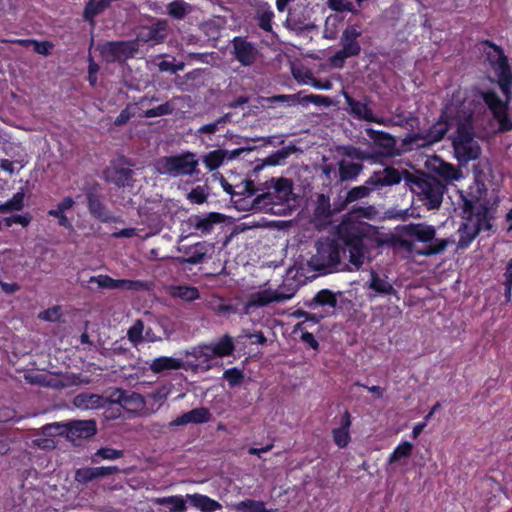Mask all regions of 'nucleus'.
<instances>
[{"label": "nucleus", "mask_w": 512, "mask_h": 512, "mask_svg": "<svg viewBox=\"0 0 512 512\" xmlns=\"http://www.w3.org/2000/svg\"><path fill=\"white\" fill-rule=\"evenodd\" d=\"M99 50L107 62H114L131 57L136 49L133 42H109L100 46Z\"/></svg>", "instance_id": "obj_13"}, {"label": "nucleus", "mask_w": 512, "mask_h": 512, "mask_svg": "<svg viewBox=\"0 0 512 512\" xmlns=\"http://www.w3.org/2000/svg\"><path fill=\"white\" fill-rule=\"evenodd\" d=\"M33 48H34V51L38 54H41V55H49L51 53V50L53 48V44L51 42H38V41H33Z\"/></svg>", "instance_id": "obj_54"}, {"label": "nucleus", "mask_w": 512, "mask_h": 512, "mask_svg": "<svg viewBox=\"0 0 512 512\" xmlns=\"http://www.w3.org/2000/svg\"><path fill=\"white\" fill-rule=\"evenodd\" d=\"M460 197L465 222L457 231L459 235L457 246L460 249H465L480 232L491 229V215L488 202L483 197L482 192L479 191L478 196H465L460 193Z\"/></svg>", "instance_id": "obj_2"}, {"label": "nucleus", "mask_w": 512, "mask_h": 512, "mask_svg": "<svg viewBox=\"0 0 512 512\" xmlns=\"http://www.w3.org/2000/svg\"><path fill=\"white\" fill-rule=\"evenodd\" d=\"M24 192L19 191L14 196L0 205V213H8L12 211H19L24 207Z\"/></svg>", "instance_id": "obj_36"}, {"label": "nucleus", "mask_w": 512, "mask_h": 512, "mask_svg": "<svg viewBox=\"0 0 512 512\" xmlns=\"http://www.w3.org/2000/svg\"><path fill=\"white\" fill-rule=\"evenodd\" d=\"M210 345L212 346L216 357L229 356L234 351L232 338L227 335L219 339L216 343Z\"/></svg>", "instance_id": "obj_35"}, {"label": "nucleus", "mask_w": 512, "mask_h": 512, "mask_svg": "<svg viewBox=\"0 0 512 512\" xmlns=\"http://www.w3.org/2000/svg\"><path fill=\"white\" fill-rule=\"evenodd\" d=\"M436 173L446 181H458L463 177L462 171L452 164L438 161L434 167Z\"/></svg>", "instance_id": "obj_29"}, {"label": "nucleus", "mask_w": 512, "mask_h": 512, "mask_svg": "<svg viewBox=\"0 0 512 512\" xmlns=\"http://www.w3.org/2000/svg\"><path fill=\"white\" fill-rule=\"evenodd\" d=\"M228 507L236 512H272L265 507L264 502L252 499L231 503Z\"/></svg>", "instance_id": "obj_28"}, {"label": "nucleus", "mask_w": 512, "mask_h": 512, "mask_svg": "<svg viewBox=\"0 0 512 512\" xmlns=\"http://www.w3.org/2000/svg\"><path fill=\"white\" fill-rule=\"evenodd\" d=\"M292 73L294 78L303 84H311V80L309 77H313L309 71H304L299 67H293Z\"/></svg>", "instance_id": "obj_53"}, {"label": "nucleus", "mask_w": 512, "mask_h": 512, "mask_svg": "<svg viewBox=\"0 0 512 512\" xmlns=\"http://www.w3.org/2000/svg\"><path fill=\"white\" fill-rule=\"evenodd\" d=\"M223 376L231 387L239 385L244 377L243 372L237 368L227 369Z\"/></svg>", "instance_id": "obj_49"}, {"label": "nucleus", "mask_w": 512, "mask_h": 512, "mask_svg": "<svg viewBox=\"0 0 512 512\" xmlns=\"http://www.w3.org/2000/svg\"><path fill=\"white\" fill-rule=\"evenodd\" d=\"M174 106L166 102L164 104H161L155 108L148 109L144 111L143 116L146 118H152V117H159V116H165L169 115L173 112Z\"/></svg>", "instance_id": "obj_42"}, {"label": "nucleus", "mask_w": 512, "mask_h": 512, "mask_svg": "<svg viewBox=\"0 0 512 512\" xmlns=\"http://www.w3.org/2000/svg\"><path fill=\"white\" fill-rule=\"evenodd\" d=\"M188 8L183 0H175L168 5V12L175 18H182L188 12Z\"/></svg>", "instance_id": "obj_44"}, {"label": "nucleus", "mask_w": 512, "mask_h": 512, "mask_svg": "<svg viewBox=\"0 0 512 512\" xmlns=\"http://www.w3.org/2000/svg\"><path fill=\"white\" fill-rule=\"evenodd\" d=\"M170 294L172 297L185 301H193L199 298L198 289L192 286H172L170 287Z\"/></svg>", "instance_id": "obj_32"}, {"label": "nucleus", "mask_w": 512, "mask_h": 512, "mask_svg": "<svg viewBox=\"0 0 512 512\" xmlns=\"http://www.w3.org/2000/svg\"><path fill=\"white\" fill-rule=\"evenodd\" d=\"M186 502L185 496L180 495L158 497L153 500L155 505L166 506V512H184L186 510Z\"/></svg>", "instance_id": "obj_25"}, {"label": "nucleus", "mask_w": 512, "mask_h": 512, "mask_svg": "<svg viewBox=\"0 0 512 512\" xmlns=\"http://www.w3.org/2000/svg\"><path fill=\"white\" fill-rule=\"evenodd\" d=\"M197 166L198 160L193 153L162 157L155 163V168L160 174L171 177L192 175L196 172Z\"/></svg>", "instance_id": "obj_10"}, {"label": "nucleus", "mask_w": 512, "mask_h": 512, "mask_svg": "<svg viewBox=\"0 0 512 512\" xmlns=\"http://www.w3.org/2000/svg\"><path fill=\"white\" fill-rule=\"evenodd\" d=\"M190 226L201 235H207L212 232L216 224L224 221V216L220 213L211 212L204 215H195L189 218Z\"/></svg>", "instance_id": "obj_17"}, {"label": "nucleus", "mask_w": 512, "mask_h": 512, "mask_svg": "<svg viewBox=\"0 0 512 512\" xmlns=\"http://www.w3.org/2000/svg\"><path fill=\"white\" fill-rule=\"evenodd\" d=\"M54 436H48L43 433V428L41 429V436L33 439L32 443L34 446H37L41 449H53L56 446V442L53 439Z\"/></svg>", "instance_id": "obj_48"}, {"label": "nucleus", "mask_w": 512, "mask_h": 512, "mask_svg": "<svg viewBox=\"0 0 512 512\" xmlns=\"http://www.w3.org/2000/svg\"><path fill=\"white\" fill-rule=\"evenodd\" d=\"M181 360L174 357L161 356L155 358L150 364V370L154 373H160L166 370H176L181 368Z\"/></svg>", "instance_id": "obj_26"}, {"label": "nucleus", "mask_w": 512, "mask_h": 512, "mask_svg": "<svg viewBox=\"0 0 512 512\" xmlns=\"http://www.w3.org/2000/svg\"><path fill=\"white\" fill-rule=\"evenodd\" d=\"M314 301L319 305H327L329 307L334 308L337 304L336 295L327 289L319 291L315 297Z\"/></svg>", "instance_id": "obj_41"}, {"label": "nucleus", "mask_w": 512, "mask_h": 512, "mask_svg": "<svg viewBox=\"0 0 512 512\" xmlns=\"http://www.w3.org/2000/svg\"><path fill=\"white\" fill-rule=\"evenodd\" d=\"M38 317L45 321H57L60 318V308L57 306L48 308L39 313Z\"/></svg>", "instance_id": "obj_51"}, {"label": "nucleus", "mask_w": 512, "mask_h": 512, "mask_svg": "<svg viewBox=\"0 0 512 512\" xmlns=\"http://www.w3.org/2000/svg\"><path fill=\"white\" fill-rule=\"evenodd\" d=\"M98 71H99L98 64H96L91 59L90 62H89V68H88V72H89L88 80H89L91 85H95L96 84V82H97L96 74H97Z\"/></svg>", "instance_id": "obj_58"}, {"label": "nucleus", "mask_w": 512, "mask_h": 512, "mask_svg": "<svg viewBox=\"0 0 512 512\" xmlns=\"http://www.w3.org/2000/svg\"><path fill=\"white\" fill-rule=\"evenodd\" d=\"M351 426L350 414L345 412L342 418L341 427L332 431L334 443L339 448L346 447L350 442L349 428Z\"/></svg>", "instance_id": "obj_24"}, {"label": "nucleus", "mask_w": 512, "mask_h": 512, "mask_svg": "<svg viewBox=\"0 0 512 512\" xmlns=\"http://www.w3.org/2000/svg\"><path fill=\"white\" fill-rule=\"evenodd\" d=\"M191 354L196 358L199 365L206 364L207 368H210L208 363L216 357L211 345L198 346L193 349Z\"/></svg>", "instance_id": "obj_33"}, {"label": "nucleus", "mask_w": 512, "mask_h": 512, "mask_svg": "<svg viewBox=\"0 0 512 512\" xmlns=\"http://www.w3.org/2000/svg\"><path fill=\"white\" fill-rule=\"evenodd\" d=\"M274 17V13L271 10V7L267 3H260L257 7L256 18L258 20L259 26L270 32L272 30V19Z\"/></svg>", "instance_id": "obj_30"}, {"label": "nucleus", "mask_w": 512, "mask_h": 512, "mask_svg": "<svg viewBox=\"0 0 512 512\" xmlns=\"http://www.w3.org/2000/svg\"><path fill=\"white\" fill-rule=\"evenodd\" d=\"M414 445L409 441H401L389 455L387 462L389 465L400 463L408 459L413 451Z\"/></svg>", "instance_id": "obj_27"}, {"label": "nucleus", "mask_w": 512, "mask_h": 512, "mask_svg": "<svg viewBox=\"0 0 512 512\" xmlns=\"http://www.w3.org/2000/svg\"><path fill=\"white\" fill-rule=\"evenodd\" d=\"M122 456L123 452L121 450H116L113 448H101L97 450L92 459L94 462H96V457H100L104 460H115L121 458Z\"/></svg>", "instance_id": "obj_46"}, {"label": "nucleus", "mask_w": 512, "mask_h": 512, "mask_svg": "<svg viewBox=\"0 0 512 512\" xmlns=\"http://www.w3.org/2000/svg\"><path fill=\"white\" fill-rule=\"evenodd\" d=\"M342 53L344 57L355 56L360 52V45L355 39L342 37Z\"/></svg>", "instance_id": "obj_45"}, {"label": "nucleus", "mask_w": 512, "mask_h": 512, "mask_svg": "<svg viewBox=\"0 0 512 512\" xmlns=\"http://www.w3.org/2000/svg\"><path fill=\"white\" fill-rule=\"evenodd\" d=\"M346 155L351 158L360 159V160L367 158V155L363 151H361L358 148H354V147L346 148Z\"/></svg>", "instance_id": "obj_62"}, {"label": "nucleus", "mask_w": 512, "mask_h": 512, "mask_svg": "<svg viewBox=\"0 0 512 512\" xmlns=\"http://www.w3.org/2000/svg\"><path fill=\"white\" fill-rule=\"evenodd\" d=\"M96 432L97 427L94 420H77L67 424L51 423L43 426V433L45 435H65L73 443L89 438L95 435Z\"/></svg>", "instance_id": "obj_9"}, {"label": "nucleus", "mask_w": 512, "mask_h": 512, "mask_svg": "<svg viewBox=\"0 0 512 512\" xmlns=\"http://www.w3.org/2000/svg\"><path fill=\"white\" fill-rule=\"evenodd\" d=\"M471 117V109L463 107L461 116L456 119L457 130L453 137V148L456 158L463 164L477 159L481 153L480 146L472 135Z\"/></svg>", "instance_id": "obj_6"}, {"label": "nucleus", "mask_w": 512, "mask_h": 512, "mask_svg": "<svg viewBox=\"0 0 512 512\" xmlns=\"http://www.w3.org/2000/svg\"><path fill=\"white\" fill-rule=\"evenodd\" d=\"M292 183L285 178L271 179L267 191L258 195L254 203L257 208L266 213L285 215L290 210L292 197Z\"/></svg>", "instance_id": "obj_5"}, {"label": "nucleus", "mask_w": 512, "mask_h": 512, "mask_svg": "<svg viewBox=\"0 0 512 512\" xmlns=\"http://www.w3.org/2000/svg\"><path fill=\"white\" fill-rule=\"evenodd\" d=\"M96 479L94 467L80 468L75 472V480L79 483H88Z\"/></svg>", "instance_id": "obj_47"}, {"label": "nucleus", "mask_w": 512, "mask_h": 512, "mask_svg": "<svg viewBox=\"0 0 512 512\" xmlns=\"http://www.w3.org/2000/svg\"><path fill=\"white\" fill-rule=\"evenodd\" d=\"M207 195L205 193L204 188L196 187L188 194V199L196 204H202L206 201Z\"/></svg>", "instance_id": "obj_52"}, {"label": "nucleus", "mask_w": 512, "mask_h": 512, "mask_svg": "<svg viewBox=\"0 0 512 512\" xmlns=\"http://www.w3.org/2000/svg\"><path fill=\"white\" fill-rule=\"evenodd\" d=\"M378 140L381 141V144L386 149H391L395 144L394 139L390 135L385 134V133H380Z\"/></svg>", "instance_id": "obj_64"}, {"label": "nucleus", "mask_w": 512, "mask_h": 512, "mask_svg": "<svg viewBox=\"0 0 512 512\" xmlns=\"http://www.w3.org/2000/svg\"><path fill=\"white\" fill-rule=\"evenodd\" d=\"M401 181V174L394 168H385L382 171L373 173L367 180V184L378 188L398 184Z\"/></svg>", "instance_id": "obj_21"}, {"label": "nucleus", "mask_w": 512, "mask_h": 512, "mask_svg": "<svg viewBox=\"0 0 512 512\" xmlns=\"http://www.w3.org/2000/svg\"><path fill=\"white\" fill-rule=\"evenodd\" d=\"M362 166L348 160H342L339 164V173L341 180H349L355 178L361 171Z\"/></svg>", "instance_id": "obj_34"}, {"label": "nucleus", "mask_w": 512, "mask_h": 512, "mask_svg": "<svg viewBox=\"0 0 512 512\" xmlns=\"http://www.w3.org/2000/svg\"><path fill=\"white\" fill-rule=\"evenodd\" d=\"M111 2L109 0H99L98 2L91 1L87 4L84 17L87 20H92L98 13L107 8Z\"/></svg>", "instance_id": "obj_38"}, {"label": "nucleus", "mask_w": 512, "mask_h": 512, "mask_svg": "<svg viewBox=\"0 0 512 512\" xmlns=\"http://www.w3.org/2000/svg\"><path fill=\"white\" fill-rule=\"evenodd\" d=\"M119 400L124 406L132 403L134 404L135 408H141L144 405V399L138 393H131L130 395L122 393Z\"/></svg>", "instance_id": "obj_50"}, {"label": "nucleus", "mask_w": 512, "mask_h": 512, "mask_svg": "<svg viewBox=\"0 0 512 512\" xmlns=\"http://www.w3.org/2000/svg\"><path fill=\"white\" fill-rule=\"evenodd\" d=\"M456 97L457 102H452L445 107L439 121L435 123L426 134H410L405 138V144L417 148L429 146L440 141L449 127H456V119L461 116L463 107H466L465 102L462 101L463 95L460 90L457 91Z\"/></svg>", "instance_id": "obj_4"}, {"label": "nucleus", "mask_w": 512, "mask_h": 512, "mask_svg": "<svg viewBox=\"0 0 512 512\" xmlns=\"http://www.w3.org/2000/svg\"><path fill=\"white\" fill-rule=\"evenodd\" d=\"M0 287L6 294H13L20 289L17 283H6L0 280Z\"/></svg>", "instance_id": "obj_63"}, {"label": "nucleus", "mask_w": 512, "mask_h": 512, "mask_svg": "<svg viewBox=\"0 0 512 512\" xmlns=\"http://www.w3.org/2000/svg\"><path fill=\"white\" fill-rule=\"evenodd\" d=\"M89 283H96L99 288L103 289H137L141 286L139 281L132 280H116L108 275H97L92 276L89 279Z\"/></svg>", "instance_id": "obj_20"}, {"label": "nucleus", "mask_w": 512, "mask_h": 512, "mask_svg": "<svg viewBox=\"0 0 512 512\" xmlns=\"http://www.w3.org/2000/svg\"><path fill=\"white\" fill-rule=\"evenodd\" d=\"M508 86L509 83H503L501 85L502 90L506 97L508 98ZM481 97L489 110L491 111L494 119L498 122L499 128L501 131H510L512 130V120L508 116L507 110V102L500 99V97L493 91H486L481 93Z\"/></svg>", "instance_id": "obj_12"}, {"label": "nucleus", "mask_w": 512, "mask_h": 512, "mask_svg": "<svg viewBox=\"0 0 512 512\" xmlns=\"http://www.w3.org/2000/svg\"><path fill=\"white\" fill-rule=\"evenodd\" d=\"M210 419V411L205 407H199L178 416L169 423V426L176 427L187 424H201L210 421Z\"/></svg>", "instance_id": "obj_19"}, {"label": "nucleus", "mask_w": 512, "mask_h": 512, "mask_svg": "<svg viewBox=\"0 0 512 512\" xmlns=\"http://www.w3.org/2000/svg\"><path fill=\"white\" fill-rule=\"evenodd\" d=\"M88 207L91 214H93L102 222H108L113 220V217L110 215V213L105 209L103 204L97 198L89 196Z\"/></svg>", "instance_id": "obj_31"}, {"label": "nucleus", "mask_w": 512, "mask_h": 512, "mask_svg": "<svg viewBox=\"0 0 512 512\" xmlns=\"http://www.w3.org/2000/svg\"><path fill=\"white\" fill-rule=\"evenodd\" d=\"M346 101L347 104L349 105L351 114L358 119L365 120L368 122H374L385 126H388L392 123V120L390 119L376 117L366 102L353 100L349 96H346Z\"/></svg>", "instance_id": "obj_16"}, {"label": "nucleus", "mask_w": 512, "mask_h": 512, "mask_svg": "<svg viewBox=\"0 0 512 512\" xmlns=\"http://www.w3.org/2000/svg\"><path fill=\"white\" fill-rule=\"evenodd\" d=\"M360 35H361V31H360L359 27H357V26H350V27L345 29V31L343 32L342 37L348 38V39H355V40H357V38Z\"/></svg>", "instance_id": "obj_60"}, {"label": "nucleus", "mask_w": 512, "mask_h": 512, "mask_svg": "<svg viewBox=\"0 0 512 512\" xmlns=\"http://www.w3.org/2000/svg\"><path fill=\"white\" fill-rule=\"evenodd\" d=\"M434 226L426 223H410L399 228L398 243L410 253L431 256L443 252L453 239H438Z\"/></svg>", "instance_id": "obj_3"}, {"label": "nucleus", "mask_w": 512, "mask_h": 512, "mask_svg": "<svg viewBox=\"0 0 512 512\" xmlns=\"http://www.w3.org/2000/svg\"><path fill=\"white\" fill-rule=\"evenodd\" d=\"M185 498L191 506L202 512H215L222 509L218 501L203 494H187Z\"/></svg>", "instance_id": "obj_22"}, {"label": "nucleus", "mask_w": 512, "mask_h": 512, "mask_svg": "<svg viewBox=\"0 0 512 512\" xmlns=\"http://www.w3.org/2000/svg\"><path fill=\"white\" fill-rule=\"evenodd\" d=\"M144 325L141 320H137L128 330L127 336L128 339L134 344L137 345L142 342V334H143Z\"/></svg>", "instance_id": "obj_43"}, {"label": "nucleus", "mask_w": 512, "mask_h": 512, "mask_svg": "<svg viewBox=\"0 0 512 512\" xmlns=\"http://www.w3.org/2000/svg\"><path fill=\"white\" fill-rule=\"evenodd\" d=\"M233 55L244 66L252 65L258 56L256 47L244 38L233 39Z\"/></svg>", "instance_id": "obj_15"}, {"label": "nucleus", "mask_w": 512, "mask_h": 512, "mask_svg": "<svg viewBox=\"0 0 512 512\" xmlns=\"http://www.w3.org/2000/svg\"><path fill=\"white\" fill-rule=\"evenodd\" d=\"M96 478H102L119 471L116 466H102V467H94Z\"/></svg>", "instance_id": "obj_56"}, {"label": "nucleus", "mask_w": 512, "mask_h": 512, "mask_svg": "<svg viewBox=\"0 0 512 512\" xmlns=\"http://www.w3.org/2000/svg\"><path fill=\"white\" fill-rule=\"evenodd\" d=\"M372 187L373 186L367 184V182L365 185L354 187L347 193L346 201L354 202L367 197L370 194Z\"/></svg>", "instance_id": "obj_40"}, {"label": "nucleus", "mask_w": 512, "mask_h": 512, "mask_svg": "<svg viewBox=\"0 0 512 512\" xmlns=\"http://www.w3.org/2000/svg\"><path fill=\"white\" fill-rule=\"evenodd\" d=\"M311 80V86L320 90H330L332 88V83L328 80L320 81L315 79L314 77H309Z\"/></svg>", "instance_id": "obj_59"}, {"label": "nucleus", "mask_w": 512, "mask_h": 512, "mask_svg": "<svg viewBox=\"0 0 512 512\" xmlns=\"http://www.w3.org/2000/svg\"><path fill=\"white\" fill-rule=\"evenodd\" d=\"M224 123H225V120L223 118H220L213 123H209V124H205V125L201 126L198 129L197 133L213 134L216 131H218L219 126L223 125Z\"/></svg>", "instance_id": "obj_55"}, {"label": "nucleus", "mask_w": 512, "mask_h": 512, "mask_svg": "<svg viewBox=\"0 0 512 512\" xmlns=\"http://www.w3.org/2000/svg\"><path fill=\"white\" fill-rule=\"evenodd\" d=\"M341 250L338 242L332 238H322L316 242V253L312 255L308 264L314 270L330 273L335 270H344L345 264L340 262Z\"/></svg>", "instance_id": "obj_7"}, {"label": "nucleus", "mask_w": 512, "mask_h": 512, "mask_svg": "<svg viewBox=\"0 0 512 512\" xmlns=\"http://www.w3.org/2000/svg\"><path fill=\"white\" fill-rule=\"evenodd\" d=\"M301 339L303 342L308 344L311 348L317 349L319 344L312 333L310 332H303L301 335Z\"/></svg>", "instance_id": "obj_61"}, {"label": "nucleus", "mask_w": 512, "mask_h": 512, "mask_svg": "<svg viewBox=\"0 0 512 512\" xmlns=\"http://www.w3.org/2000/svg\"><path fill=\"white\" fill-rule=\"evenodd\" d=\"M207 249L204 244L197 243L194 246H191L185 253L187 257L183 259V262L196 264L202 261L203 257L206 255Z\"/></svg>", "instance_id": "obj_37"}, {"label": "nucleus", "mask_w": 512, "mask_h": 512, "mask_svg": "<svg viewBox=\"0 0 512 512\" xmlns=\"http://www.w3.org/2000/svg\"><path fill=\"white\" fill-rule=\"evenodd\" d=\"M167 36V23L165 21H156L151 25L142 26L137 32V41L157 44Z\"/></svg>", "instance_id": "obj_14"}, {"label": "nucleus", "mask_w": 512, "mask_h": 512, "mask_svg": "<svg viewBox=\"0 0 512 512\" xmlns=\"http://www.w3.org/2000/svg\"><path fill=\"white\" fill-rule=\"evenodd\" d=\"M294 294L293 290L285 292L284 288L272 289L266 285L261 286L249 295L244 305V312L250 314L257 308L265 307L272 303L286 302L290 300Z\"/></svg>", "instance_id": "obj_11"}, {"label": "nucleus", "mask_w": 512, "mask_h": 512, "mask_svg": "<svg viewBox=\"0 0 512 512\" xmlns=\"http://www.w3.org/2000/svg\"><path fill=\"white\" fill-rule=\"evenodd\" d=\"M410 186L412 192L428 209H436L441 205L445 187L438 179L416 176L410 178Z\"/></svg>", "instance_id": "obj_8"}, {"label": "nucleus", "mask_w": 512, "mask_h": 512, "mask_svg": "<svg viewBox=\"0 0 512 512\" xmlns=\"http://www.w3.org/2000/svg\"><path fill=\"white\" fill-rule=\"evenodd\" d=\"M48 214L50 216L58 218L59 225L65 227V228H71L72 227L71 222L65 216L64 212L58 211L56 209H51V210L48 211Z\"/></svg>", "instance_id": "obj_57"}, {"label": "nucleus", "mask_w": 512, "mask_h": 512, "mask_svg": "<svg viewBox=\"0 0 512 512\" xmlns=\"http://www.w3.org/2000/svg\"><path fill=\"white\" fill-rule=\"evenodd\" d=\"M73 404L82 410H94L104 405V399L97 394L81 393L74 397Z\"/></svg>", "instance_id": "obj_23"}, {"label": "nucleus", "mask_w": 512, "mask_h": 512, "mask_svg": "<svg viewBox=\"0 0 512 512\" xmlns=\"http://www.w3.org/2000/svg\"><path fill=\"white\" fill-rule=\"evenodd\" d=\"M367 287L373 291L372 296L396 295V290L388 276L382 272L371 271Z\"/></svg>", "instance_id": "obj_18"}, {"label": "nucleus", "mask_w": 512, "mask_h": 512, "mask_svg": "<svg viewBox=\"0 0 512 512\" xmlns=\"http://www.w3.org/2000/svg\"><path fill=\"white\" fill-rule=\"evenodd\" d=\"M376 214L374 207H359L348 214L337 227L339 238L348 248L349 262L356 270L368 259L369 246L381 243L377 228L359 218L372 219Z\"/></svg>", "instance_id": "obj_1"}, {"label": "nucleus", "mask_w": 512, "mask_h": 512, "mask_svg": "<svg viewBox=\"0 0 512 512\" xmlns=\"http://www.w3.org/2000/svg\"><path fill=\"white\" fill-rule=\"evenodd\" d=\"M224 158H225V155L222 151L215 150V151L208 153L204 157L203 162L206 165V167L212 171V170L219 168L222 165Z\"/></svg>", "instance_id": "obj_39"}]
</instances>
